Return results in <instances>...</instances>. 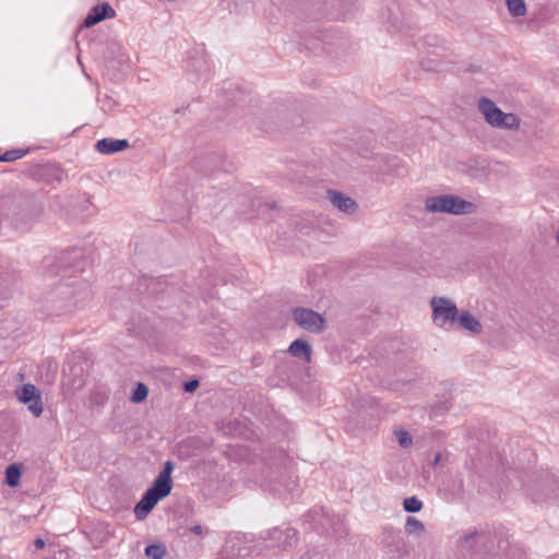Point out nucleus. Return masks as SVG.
I'll list each match as a JSON object with an SVG mask.
<instances>
[{"label": "nucleus", "mask_w": 559, "mask_h": 559, "mask_svg": "<svg viewBox=\"0 0 559 559\" xmlns=\"http://www.w3.org/2000/svg\"><path fill=\"white\" fill-rule=\"evenodd\" d=\"M425 209L430 213L444 212L462 215L474 211V204L455 195H436L427 198Z\"/></svg>", "instance_id": "nucleus-3"}, {"label": "nucleus", "mask_w": 559, "mask_h": 559, "mask_svg": "<svg viewBox=\"0 0 559 559\" xmlns=\"http://www.w3.org/2000/svg\"><path fill=\"white\" fill-rule=\"evenodd\" d=\"M191 531L198 535L202 534V527L200 525H194Z\"/></svg>", "instance_id": "nucleus-21"}, {"label": "nucleus", "mask_w": 559, "mask_h": 559, "mask_svg": "<svg viewBox=\"0 0 559 559\" xmlns=\"http://www.w3.org/2000/svg\"><path fill=\"white\" fill-rule=\"evenodd\" d=\"M433 322L438 326H445L456 321L457 309L453 301L443 297H433L430 301Z\"/></svg>", "instance_id": "nucleus-5"}, {"label": "nucleus", "mask_w": 559, "mask_h": 559, "mask_svg": "<svg viewBox=\"0 0 559 559\" xmlns=\"http://www.w3.org/2000/svg\"><path fill=\"white\" fill-rule=\"evenodd\" d=\"M15 394L19 402L27 405L28 411L35 417H39L43 414L40 393L35 385L31 383L23 384L16 389Z\"/></svg>", "instance_id": "nucleus-6"}, {"label": "nucleus", "mask_w": 559, "mask_h": 559, "mask_svg": "<svg viewBox=\"0 0 559 559\" xmlns=\"http://www.w3.org/2000/svg\"><path fill=\"white\" fill-rule=\"evenodd\" d=\"M403 508L406 512L415 513L419 512L423 508V503L416 497H408L403 501Z\"/></svg>", "instance_id": "nucleus-15"}, {"label": "nucleus", "mask_w": 559, "mask_h": 559, "mask_svg": "<svg viewBox=\"0 0 559 559\" xmlns=\"http://www.w3.org/2000/svg\"><path fill=\"white\" fill-rule=\"evenodd\" d=\"M128 145L127 140L103 139L97 141L95 148L100 154H112L127 148Z\"/></svg>", "instance_id": "nucleus-9"}, {"label": "nucleus", "mask_w": 559, "mask_h": 559, "mask_svg": "<svg viewBox=\"0 0 559 559\" xmlns=\"http://www.w3.org/2000/svg\"><path fill=\"white\" fill-rule=\"evenodd\" d=\"M477 108L485 122L493 129L511 132H518L521 129L522 120L516 114L503 111L488 97H481Z\"/></svg>", "instance_id": "nucleus-2"}, {"label": "nucleus", "mask_w": 559, "mask_h": 559, "mask_svg": "<svg viewBox=\"0 0 559 559\" xmlns=\"http://www.w3.org/2000/svg\"><path fill=\"white\" fill-rule=\"evenodd\" d=\"M396 438L400 442V444L404 448H407L412 444V437L411 435L405 430H399L396 431Z\"/></svg>", "instance_id": "nucleus-19"}, {"label": "nucleus", "mask_w": 559, "mask_h": 559, "mask_svg": "<svg viewBox=\"0 0 559 559\" xmlns=\"http://www.w3.org/2000/svg\"><path fill=\"white\" fill-rule=\"evenodd\" d=\"M507 7L513 16H523L526 13L524 0H507Z\"/></svg>", "instance_id": "nucleus-14"}, {"label": "nucleus", "mask_w": 559, "mask_h": 559, "mask_svg": "<svg viewBox=\"0 0 559 559\" xmlns=\"http://www.w3.org/2000/svg\"><path fill=\"white\" fill-rule=\"evenodd\" d=\"M173 463L167 461L164 464L163 471L158 474L152 486L135 504L134 514L139 520H143L158 503V501L163 500L170 493L173 489Z\"/></svg>", "instance_id": "nucleus-1"}, {"label": "nucleus", "mask_w": 559, "mask_h": 559, "mask_svg": "<svg viewBox=\"0 0 559 559\" xmlns=\"http://www.w3.org/2000/svg\"><path fill=\"white\" fill-rule=\"evenodd\" d=\"M329 199L335 207L344 213L350 214L357 210L356 202L338 191H329Z\"/></svg>", "instance_id": "nucleus-7"}, {"label": "nucleus", "mask_w": 559, "mask_h": 559, "mask_svg": "<svg viewBox=\"0 0 559 559\" xmlns=\"http://www.w3.org/2000/svg\"><path fill=\"white\" fill-rule=\"evenodd\" d=\"M292 314L295 323L305 331L319 334L325 330V318L312 309L299 307Z\"/></svg>", "instance_id": "nucleus-4"}, {"label": "nucleus", "mask_w": 559, "mask_h": 559, "mask_svg": "<svg viewBox=\"0 0 559 559\" xmlns=\"http://www.w3.org/2000/svg\"><path fill=\"white\" fill-rule=\"evenodd\" d=\"M456 320L462 328L469 332L479 333L481 331V324L479 321L467 311H463L460 316H457Z\"/></svg>", "instance_id": "nucleus-11"}, {"label": "nucleus", "mask_w": 559, "mask_h": 559, "mask_svg": "<svg viewBox=\"0 0 559 559\" xmlns=\"http://www.w3.org/2000/svg\"><path fill=\"white\" fill-rule=\"evenodd\" d=\"M199 385L197 380L189 381L185 384V389L187 392H193Z\"/></svg>", "instance_id": "nucleus-20"}, {"label": "nucleus", "mask_w": 559, "mask_h": 559, "mask_svg": "<svg viewBox=\"0 0 559 559\" xmlns=\"http://www.w3.org/2000/svg\"><path fill=\"white\" fill-rule=\"evenodd\" d=\"M424 524L416 518H408L405 524V530L408 534H421L424 532Z\"/></svg>", "instance_id": "nucleus-16"}, {"label": "nucleus", "mask_w": 559, "mask_h": 559, "mask_svg": "<svg viewBox=\"0 0 559 559\" xmlns=\"http://www.w3.org/2000/svg\"><path fill=\"white\" fill-rule=\"evenodd\" d=\"M21 468L17 465H10L5 469V481L10 487H16L21 480Z\"/></svg>", "instance_id": "nucleus-12"}, {"label": "nucleus", "mask_w": 559, "mask_h": 559, "mask_svg": "<svg viewBox=\"0 0 559 559\" xmlns=\"http://www.w3.org/2000/svg\"><path fill=\"white\" fill-rule=\"evenodd\" d=\"M35 545L37 548H43L45 546V542L39 538L35 542Z\"/></svg>", "instance_id": "nucleus-22"}, {"label": "nucleus", "mask_w": 559, "mask_h": 559, "mask_svg": "<svg viewBox=\"0 0 559 559\" xmlns=\"http://www.w3.org/2000/svg\"><path fill=\"white\" fill-rule=\"evenodd\" d=\"M115 16V11L110 8L109 4L104 3L100 7H94L92 11L87 14L84 21V25L86 27L93 26L96 23L100 22L105 17Z\"/></svg>", "instance_id": "nucleus-8"}, {"label": "nucleus", "mask_w": 559, "mask_h": 559, "mask_svg": "<svg viewBox=\"0 0 559 559\" xmlns=\"http://www.w3.org/2000/svg\"><path fill=\"white\" fill-rule=\"evenodd\" d=\"M556 240H557V242H558V245H559V228H558V230H557V233H556Z\"/></svg>", "instance_id": "nucleus-23"}, {"label": "nucleus", "mask_w": 559, "mask_h": 559, "mask_svg": "<svg viewBox=\"0 0 559 559\" xmlns=\"http://www.w3.org/2000/svg\"><path fill=\"white\" fill-rule=\"evenodd\" d=\"M288 352L292 356L302 359L305 362L309 364L311 361L312 348L310 344L302 338L295 340L288 347Z\"/></svg>", "instance_id": "nucleus-10"}, {"label": "nucleus", "mask_w": 559, "mask_h": 559, "mask_svg": "<svg viewBox=\"0 0 559 559\" xmlns=\"http://www.w3.org/2000/svg\"><path fill=\"white\" fill-rule=\"evenodd\" d=\"M145 555L151 559H163L166 555V547L162 543L148 545L145 548Z\"/></svg>", "instance_id": "nucleus-13"}, {"label": "nucleus", "mask_w": 559, "mask_h": 559, "mask_svg": "<svg viewBox=\"0 0 559 559\" xmlns=\"http://www.w3.org/2000/svg\"><path fill=\"white\" fill-rule=\"evenodd\" d=\"M25 151L16 150V151H8L0 156V162H11L21 158L24 156Z\"/></svg>", "instance_id": "nucleus-18"}, {"label": "nucleus", "mask_w": 559, "mask_h": 559, "mask_svg": "<svg viewBox=\"0 0 559 559\" xmlns=\"http://www.w3.org/2000/svg\"><path fill=\"white\" fill-rule=\"evenodd\" d=\"M147 388L143 383H136L131 395V401L133 403H141L147 397Z\"/></svg>", "instance_id": "nucleus-17"}]
</instances>
